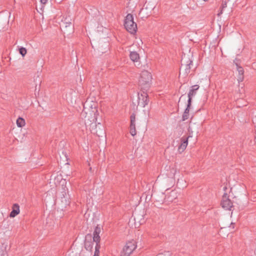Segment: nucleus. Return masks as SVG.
Instances as JSON below:
<instances>
[{"label":"nucleus","mask_w":256,"mask_h":256,"mask_svg":"<svg viewBox=\"0 0 256 256\" xmlns=\"http://www.w3.org/2000/svg\"><path fill=\"white\" fill-rule=\"evenodd\" d=\"M96 104L89 100H86L84 104V109L82 116H84V122L92 133L98 137L106 138V132L103 126L100 122L96 124L97 120Z\"/></svg>","instance_id":"obj_1"},{"label":"nucleus","mask_w":256,"mask_h":256,"mask_svg":"<svg viewBox=\"0 0 256 256\" xmlns=\"http://www.w3.org/2000/svg\"><path fill=\"white\" fill-rule=\"evenodd\" d=\"M152 80V75L147 70H144L140 74L139 79V84L141 88L144 90H147L150 86Z\"/></svg>","instance_id":"obj_2"},{"label":"nucleus","mask_w":256,"mask_h":256,"mask_svg":"<svg viewBox=\"0 0 256 256\" xmlns=\"http://www.w3.org/2000/svg\"><path fill=\"white\" fill-rule=\"evenodd\" d=\"M124 27L126 29L130 34H134L137 30V24L134 21L133 16L128 14H127L124 20Z\"/></svg>","instance_id":"obj_3"},{"label":"nucleus","mask_w":256,"mask_h":256,"mask_svg":"<svg viewBox=\"0 0 256 256\" xmlns=\"http://www.w3.org/2000/svg\"><path fill=\"white\" fill-rule=\"evenodd\" d=\"M192 65V60L186 54L182 56V66L180 68V72L186 76L190 72L191 66Z\"/></svg>","instance_id":"obj_4"},{"label":"nucleus","mask_w":256,"mask_h":256,"mask_svg":"<svg viewBox=\"0 0 256 256\" xmlns=\"http://www.w3.org/2000/svg\"><path fill=\"white\" fill-rule=\"evenodd\" d=\"M136 248V245L135 242L129 241L124 246L120 256H130Z\"/></svg>","instance_id":"obj_5"},{"label":"nucleus","mask_w":256,"mask_h":256,"mask_svg":"<svg viewBox=\"0 0 256 256\" xmlns=\"http://www.w3.org/2000/svg\"><path fill=\"white\" fill-rule=\"evenodd\" d=\"M149 100L148 94L144 91H142L140 94L138 93V106L142 108H144L148 104Z\"/></svg>","instance_id":"obj_6"},{"label":"nucleus","mask_w":256,"mask_h":256,"mask_svg":"<svg viewBox=\"0 0 256 256\" xmlns=\"http://www.w3.org/2000/svg\"><path fill=\"white\" fill-rule=\"evenodd\" d=\"M221 205L226 210H231V208L232 207V202L229 199L227 194L226 193L222 196Z\"/></svg>","instance_id":"obj_7"},{"label":"nucleus","mask_w":256,"mask_h":256,"mask_svg":"<svg viewBox=\"0 0 256 256\" xmlns=\"http://www.w3.org/2000/svg\"><path fill=\"white\" fill-rule=\"evenodd\" d=\"M94 240H92V236L90 234H88L86 235L84 246L87 250L91 251L92 250L94 244Z\"/></svg>","instance_id":"obj_8"},{"label":"nucleus","mask_w":256,"mask_h":256,"mask_svg":"<svg viewBox=\"0 0 256 256\" xmlns=\"http://www.w3.org/2000/svg\"><path fill=\"white\" fill-rule=\"evenodd\" d=\"M234 62L236 64V68L237 69V70L238 72V81L240 83L243 81L244 80V68L240 66L238 63V60H234Z\"/></svg>","instance_id":"obj_9"},{"label":"nucleus","mask_w":256,"mask_h":256,"mask_svg":"<svg viewBox=\"0 0 256 256\" xmlns=\"http://www.w3.org/2000/svg\"><path fill=\"white\" fill-rule=\"evenodd\" d=\"M101 228L100 226H96L93 232V240L96 242V244H99L100 242V234L101 232Z\"/></svg>","instance_id":"obj_10"},{"label":"nucleus","mask_w":256,"mask_h":256,"mask_svg":"<svg viewBox=\"0 0 256 256\" xmlns=\"http://www.w3.org/2000/svg\"><path fill=\"white\" fill-rule=\"evenodd\" d=\"M199 88V86L196 84L192 86L191 87V89L189 91L188 96V100L189 104L190 102H192V98L196 94V91Z\"/></svg>","instance_id":"obj_11"},{"label":"nucleus","mask_w":256,"mask_h":256,"mask_svg":"<svg viewBox=\"0 0 256 256\" xmlns=\"http://www.w3.org/2000/svg\"><path fill=\"white\" fill-rule=\"evenodd\" d=\"M62 196H63L61 197L60 198V204L62 210L66 208L70 203L69 198L66 196H64V194Z\"/></svg>","instance_id":"obj_12"},{"label":"nucleus","mask_w":256,"mask_h":256,"mask_svg":"<svg viewBox=\"0 0 256 256\" xmlns=\"http://www.w3.org/2000/svg\"><path fill=\"white\" fill-rule=\"evenodd\" d=\"M188 137L187 138H181V144L178 148V152L181 153L184 151V150L186 148L188 144Z\"/></svg>","instance_id":"obj_13"},{"label":"nucleus","mask_w":256,"mask_h":256,"mask_svg":"<svg viewBox=\"0 0 256 256\" xmlns=\"http://www.w3.org/2000/svg\"><path fill=\"white\" fill-rule=\"evenodd\" d=\"M20 213V206L18 204H14L12 206V210L10 212V216L14 218Z\"/></svg>","instance_id":"obj_14"},{"label":"nucleus","mask_w":256,"mask_h":256,"mask_svg":"<svg viewBox=\"0 0 256 256\" xmlns=\"http://www.w3.org/2000/svg\"><path fill=\"white\" fill-rule=\"evenodd\" d=\"M133 216L134 217V220L136 221V222H138L140 224H142L144 222L143 214H138L136 212H135L133 214Z\"/></svg>","instance_id":"obj_15"},{"label":"nucleus","mask_w":256,"mask_h":256,"mask_svg":"<svg viewBox=\"0 0 256 256\" xmlns=\"http://www.w3.org/2000/svg\"><path fill=\"white\" fill-rule=\"evenodd\" d=\"M191 104H192V102H190V104H189V103L188 102V104H187L186 108L185 109L184 112V114H182V120L183 121H184V120H188V116H189V112H190V107Z\"/></svg>","instance_id":"obj_16"},{"label":"nucleus","mask_w":256,"mask_h":256,"mask_svg":"<svg viewBox=\"0 0 256 256\" xmlns=\"http://www.w3.org/2000/svg\"><path fill=\"white\" fill-rule=\"evenodd\" d=\"M130 60L134 62H138L140 60L139 54L136 52H130Z\"/></svg>","instance_id":"obj_17"},{"label":"nucleus","mask_w":256,"mask_h":256,"mask_svg":"<svg viewBox=\"0 0 256 256\" xmlns=\"http://www.w3.org/2000/svg\"><path fill=\"white\" fill-rule=\"evenodd\" d=\"M25 120L22 118H18L16 120V124L18 127L22 128L25 125Z\"/></svg>","instance_id":"obj_18"},{"label":"nucleus","mask_w":256,"mask_h":256,"mask_svg":"<svg viewBox=\"0 0 256 256\" xmlns=\"http://www.w3.org/2000/svg\"><path fill=\"white\" fill-rule=\"evenodd\" d=\"M227 6V4L226 2L222 1V6L220 8V12L218 14V16H220L222 13L224 9Z\"/></svg>","instance_id":"obj_19"},{"label":"nucleus","mask_w":256,"mask_h":256,"mask_svg":"<svg viewBox=\"0 0 256 256\" xmlns=\"http://www.w3.org/2000/svg\"><path fill=\"white\" fill-rule=\"evenodd\" d=\"M60 26L61 28L64 30L68 27L70 28L72 30V25L70 22L63 23L62 24H61Z\"/></svg>","instance_id":"obj_20"},{"label":"nucleus","mask_w":256,"mask_h":256,"mask_svg":"<svg viewBox=\"0 0 256 256\" xmlns=\"http://www.w3.org/2000/svg\"><path fill=\"white\" fill-rule=\"evenodd\" d=\"M130 133L132 136H134L136 134V124H130Z\"/></svg>","instance_id":"obj_21"},{"label":"nucleus","mask_w":256,"mask_h":256,"mask_svg":"<svg viewBox=\"0 0 256 256\" xmlns=\"http://www.w3.org/2000/svg\"><path fill=\"white\" fill-rule=\"evenodd\" d=\"M100 248V244H96V246H95L94 254V256H99L98 254L100 252V250H99Z\"/></svg>","instance_id":"obj_22"},{"label":"nucleus","mask_w":256,"mask_h":256,"mask_svg":"<svg viewBox=\"0 0 256 256\" xmlns=\"http://www.w3.org/2000/svg\"><path fill=\"white\" fill-rule=\"evenodd\" d=\"M19 52L22 56H24L26 54V50L24 48H20Z\"/></svg>","instance_id":"obj_23"},{"label":"nucleus","mask_w":256,"mask_h":256,"mask_svg":"<svg viewBox=\"0 0 256 256\" xmlns=\"http://www.w3.org/2000/svg\"><path fill=\"white\" fill-rule=\"evenodd\" d=\"M136 116L134 114H132L130 116V124H136Z\"/></svg>","instance_id":"obj_24"},{"label":"nucleus","mask_w":256,"mask_h":256,"mask_svg":"<svg viewBox=\"0 0 256 256\" xmlns=\"http://www.w3.org/2000/svg\"><path fill=\"white\" fill-rule=\"evenodd\" d=\"M40 1L42 4H46L48 2V0H40Z\"/></svg>","instance_id":"obj_25"},{"label":"nucleus","mask_w":256,"mask_h":256,"mask_svg":"<svg viewBox=\"0 0 256 256\" xmlns=\"http://www.w3.org/2000/svg\"><path fill=\"white\" fill-rule=\"evenodd\" d=\"M234 223H233V222H231V224H230V227H232V228H234Z\"/></svg>","instance_id":"obj_26"},{"label":"nucleus","mask_w":256,"mask_h":256,"mask_svg":"<svg viewBox=\"0 0 256 256\" xmlns=\"http://www.w3.org/2000/svg\"><path fill=\"white\" fill-rule=\"evenodd\" d=\"M254 141H255V144L256 145V134H255V137H254Z\"/></svg>","instance_id":"obj_27"},{"label":"nucleus","mask_w":256,"mask_h":256,"mask_svg":"<svg viewBox=\"0 0 256 256\" xmlns=\"http://www.w3.org/2000/svg\"><path fill=\"white\" fill-rule=\"evenodd\" d=\"M66 190H65V188H64V192H64L65 194H66Z\"/></svg>","instance_id":"obj_28"},{"label":"nucleus","mask_w":256,"mask_h":256,"mask_svg":"<svg viewBox=\"0 0 256 256\" xmlns=\"http://www.w3.org/2000/svg\"><path fill=\"white\" fill-rule=\"evenodd\" d=\"M183 96H184V95H182V96H180V99L183 97Z\"/></svg>","instance_id":"obj_29"},{"label":"nucleus","mask_w":256,"mask_h":256,"mask_svg":"<svg viewBox=\"0 0 256 256\" xmlns=\"http://www.w3.org/2000/svg\"><path fill=\"white\" fill-rule=\"evenodd\" d=\"M226 187H224V190L226 189Z\"/></svg>","instance_id":"obj_30"},{"label":"nucleus","mask_w":256,"mask_h":256,"mask_svg":"<svg viewBox=\"0 0 256 256\" xmlns=\"http://www.w3.org/2000/svg\"><path fill=\"white\" fill-rule=\"evenodd\" d=\"M204 0L206 2V1L207 0Z\"/></svg>","instance_id":"obj_31"}]
</instances>
